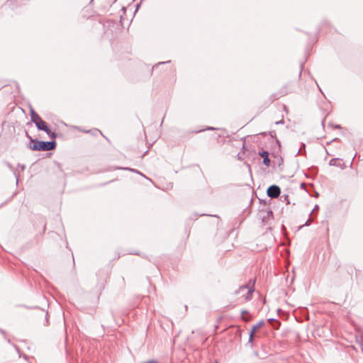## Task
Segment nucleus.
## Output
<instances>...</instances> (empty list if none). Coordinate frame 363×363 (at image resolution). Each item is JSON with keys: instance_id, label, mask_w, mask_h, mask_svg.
<instances>
[{"instance_id": "f257e3e1", "label": "nucleus", "mask_w": 363, "mask_h": 363, "mask_svg": "<svg viewBox=\"0 0 363 363\" xmlns=\"http://www.w3.org/2000/svg\"><path fill=\"white\" fill-rule=\"evenodd\" d=\"M254 283H250L249 284L241 286L238 290L235 291V294L240 296L238 300L241 303L248 301L252 299V296L254 292Z\"/></svg>"}, {"instance_id": "f03ea898", "label": "nucleus", "mask_w": 363, "mask_h": 363, "mask_svg": "<svg viewBox=\"0 0 363 363\" xmlns=\"http://www.w3.org/2000/svg\"><path fill=\"white\" fill-rule=\"evenodd\" d=\"M31 142L34 143L33 145H30V148L32 150L48 151L54 150L56 147V143L55 141L45 142L31 140Z\"/></svg>"}, {"instance_id": "7ed1b4c3", "label": "nucleus", "mask_w": 363, "mask_h": 363, "mask_svg": "<svg viewBox=\"0 0 363 363\" xmlns=\"http://www.w3.org/2000/svg\"><path fill=\"white\" fill-rule=\"evenodd\" d=\"M35 124L38 129L45 131L50 138H56V134L51 132V130L48 128L46 123L42 118L38 119V121H37Z\"/></svg>"}, {"instance_id": "20e7f679", "label": "nucleus", "mask_w": 363, "mask_h": 363, "mask_svg": "<svg viewBox=\"0 0 363 363\" xmlns=\"http://www.w3.org/2000/svg\"><path fill=\"white\" fill-rule=\"evenodd\" d=\"M280 188L277 185H272L267 189V196L270 198H277L280 194Z\"/></svg>"}, {"instance_id": "39448f33", "label": "nucleus", "mask_w": 363, "mask_h": 363, "mask_svg": "<svg viewBox=\"0 0 363 363\" xmlns=\"http://www.w3.org/2000/svg\"><path fill=\"white\" fill-rule=\"evenodd\" d=\"M264 321H259V323H257L255 325H254L250 331V337H249V343L250 344H252V341H253V335L255 333V331L259 329V328H261L262 325H264Z\"/></svg>"}, {"instance_id": "423d86ee", "label": "nucleus", "mask_w": 363, "mask_h": 363, "mask_svg": "<svg viewBox=\"0 0 363 363\" xmlns=\"http://www.w3.org/2000/svg\"><path fill=\"white\" fill-rule=\"evenodd\" d=\"M329 165L330 166H335L337 167H340V169H344L345 167V165L342 160L339 158H333L329 162Z\"/></svg>"}, {"instance_id": "0eeeda50", "label": "nucleus", "mask_w": 363, "mask_h": 363, "mask_svg": "<svg viewBox=\"0 0 363 363\" xmlns=\"http://www.w3.org/2000/svg\"><path fill=\"white\" fill-rule=\"evenodd\" d=\"M30 117H31V121L33 122L34 123L37 121H38V119L41 118L40 116L34 111V110H31Z\"/></svg>"}, {"instance_id": "6e6552de", "label": "nucleus", "mask_w": 363, "mask_h": 363, "mask_svg": "<svg viewBox=\"0 0 363 363\" xmlns=\"http://www.w3.org/2000/svg\"><path fill=\"white\" fill-rule=\"evenodd\" d=\"M270 162H271V161H270V160H269V156H266V157H265V158H264V160H263V163H264L266 166L269 167V166L270 165Z\"/></svg>"}, {"instance_id": "1a4fd4ad", "label": "nucleus", "mask_w": 363, "mask_h": 363, "mask_svg": "<svg viewBox=\"0 0 363 363\" xmlns=\"http://www.w3.org/2000/svg\"><path fill=\"white\" fill-rule=\"evenodd\" d=\"M247 313H248V312H247V311H245V310H243V311H242V319L244 321H245V322L249 321V319H248V318H245V317L244 316V315H246V314H247Z\"/></svg>"}, {"instance_id": "9d476101", "label": "nucleus", "mask_w": 363, "mask_h": 363, "mask_svg": "<svg viewBox=\"0 0 363 363\" xmlns=\"http://www.w3.org/2000/svg\"><path fill=\"white\" fill-rule=\"evenodd\" d=\"M259 155L262 157L265 158L266 156H269V153L267 151H262V152H259Z\"/></svg>"}, {"instance_id": "9b49d317", "label": "nucleus", "mask_w": 363, "mask_h": 363, "mask_svg": "<svg viewBox=\"0 0 363 363\" xmlns=\"http://www.w3.org/2000/svg\"><path fill=\"white\" fill-rule=\"evenodd\" d=\"M310 223H311V219H308V220L306 222V223L303 226H304V225L308 226L310 225Z\"/></svg>"}, {"instance_id": "f8f14e48", "label": "nucleus", "mask_w": 363, "mask_h": 363, "mask_svg": "<svg viewBox=\"0 0 363 363\" xmlns=\"http://www.w3.org/2000/svg\"><path fill=\"white\" fill-rule=\"evenodd\" d=\"M318 208H319V206H318V205H315V207H314V208L313 209V211H312L311 213H312L313 211L318 210Z\"/></svg>"}, {"instance_id": "ddd939ff", "label": "nucleus", "mask_w": 363, "mask_h": 363, "mask_svg": "<svg viewBox=\"0 0 363 363\" xmlns=\"http://www.w3.org/2000/svg\"><path fill=\"white\" fill-rule=\"evenodd\" d=\"M130 171H132V172H137L136 170L133 169H128Z\"/></svg>"}, {"instance_id": "4468645a", "label": "nucleus", "mask_w": 363, "mask_h": 363, "mask_svg": "<svg viewBox=\"0 0 363 363\" xmlns=\"http://www.w3.org/2000/svg\"><path fill=\"white\" fill-rule=\"evenodd\" d=\"M208 130H214L215 128H212V127H210V128H207Z\"/></svg>"}, {"instance_id": "2eb2a0df", "label": "nucleus", "mask_w": 363, "mask_h": 363, "mask_svg": "<svg viewBox=\"0 0 363 363\" xmlns=\"http://www.w3.org/2000/svg\"><path fill=\"white\" fill-rule=\"evenodd\" d=\"M282 123V121H279V122H277L276 123H277V124H279V123Z\"/></svg>"}]
</instances>
